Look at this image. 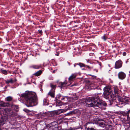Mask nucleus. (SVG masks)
Segmentation results:
<instances>
[{
    "label": "nucleus",
    "mask_w": 130,
    "mask_h": 130,
    "mask_svg": "<svg viewBox=\"0 0 130 130\" xmlns=\"http://www.w3.org/2000/svg\"><path fill=\"white\" fill-rule=\"evenodd\" d=\"M19 95L21 97L25 98L26 103L29 106H32L36 104L37 98L35 92L26 91L25 93Z\"/></svg>",
    "instance_id": "obj_1"
},
{
    "label": "nucleus",
    "mask_w": 130,
    "mask_h": 130,
    "mask_svg": "<svg viewBox=\"0 0 130 130\" xmlns=\"http://www.w3.org/2000/svg\"><path fill=\"white\" fill-rule=\"evenodd\" d=\"M85 102L87 103L86 106L88 107L97 106L100 107V106L103 105L106 106V104L102 100H101L97 96L92 97L86 99Z\"/></svg>",
    "instance_id": "obj_2"
},
{
    "label": "nucleus",
    "mask_w": 130,
    "mask_h": 130,
    "mask_svg": "<svg viewBox=\"0 0 130 130\" xmlns=\"http://www.w3.org/2000/svg\"><path fill=\"white\" fill-rule=\"evenodd\" d=\"M104 96L106 99L112 101L116 100V97L115 95L111 92L106 93L104 95Z\"/></svg>",
    "instance_id": "obj_3"
},
{
    "label": "nucleus",
    "mask_w": 130,
    "mask_h": 130,
    "mask_svg": "<svg viewBox=\"0 0 130 130\" xmlns=\"http://www.w3.org/2000/svg\"><path fill=\"white\" fill-rule=\"evenodd\" d=\"M122 62L121 60H119L115 62V68L116 69H119L122 66Z\"/></svg>",
    "instance_id": "obj_4"
},
{
    "label": "nucleus",
    "mask_w": 130,
    "mask_h": 130,
    "mask_svg": "<svg viewBox=\"0 0 130 130\" xmlns=\"http://www.w3.org/2000/svg\"><path fill=\"white\" fill-rule=\"evenodd\" d=\"M119 78L121 79H124L126 77L125 74L123 72H120L118 74Z\"/></svg>",
    "instance_id": "obj_5"
},
{
    "label": "nucleus",
    "mask_w": 130,
    "mask_h": 130,
    "mask_svg": "<svg viewBox=\"0 0 130 130\" xmlns=\"http://www.w3.org/2000/svg\"><path fill=\"white\" fill-rule=\"evenodd\" d=\"M91 124H92V123L88 122L86 124V126L85 127V129L87 130H97V129L94 128L92 127V126H91Z\"/></svg>",
    "instance_id": "obj_6"
},
{
    "label": "nucleus",
    "mask_w": 130,
    "mask_h": 130,
    "mask_svg": "<svg viewBox=\"0 0 130 130\" xmlns=\"http://www.w3.org/2000/svg\"><path fill=\"white\" fill-rule=\"evenodd\" d=\"M130 112V109L129 110L127 111L126 112H121L120 113V112H116V113H117V114H120L121 113L124 116H128V117L129 116V114Z\"/></svg>",
    "instance_id": "obj_7"
},
{
    "label": "nucleus",
    "mask_w": 130,
    "mask_h": 130,
    "mask_svg": "<svg viewBox=\"0 0 130 130\" xmlns=\"http://www.w3.org/2000/svg\"><path fill=\"white\" fill-rule=\"evenodd\" d=\"M129 119H130L129 116H128V117L125 116L123 118V122L125 124H127L129 125Z\"/></svg>",
    "instance_id": "obj_8"
},
{
    "label": "nucleus",
    "mask_w": 130,
    "mask_h": 130,
    "mask_svg": "<svg viewBox=\"0 0 130 130\" xmlns=\"http://www.w3.org/2000/svg\"><path fill=\"white\" fill-rule=\"evenodd\" d=\"M9 106L8 103H5L3 101H0V106L2 107H6Z\"/></svg>",
    "instance_id": "obj_9"
},
{
    "label": "nucleus",
    "mask_w": 130,
    "mask_h": 130,
    "mask_svg": "<svg viewBox=\"0 0 130 130\" xmlns=\"http://www.w3.org/2000/svg\"><path fill=\"white\" fill-rule=\"evenodd\" d=\"M77 76V74L75 73L72 74L69 78V80L71 81L75 79Z\"/></svg>",
    "instance_id": "obj_10"
},
{
    "label": "nucleus",
    "mask_w": 130,
    "mask_h": 130,
    "mask_svg": "<svg viewBox=\"0 0 130 130\" xmlns=\"http://www.w3.org/2000/svg\"><path fill=\"white\" fill-rule=\"evenodd\" d=\"M55 91L50 90L48 93V95L50 96L52 98H54L55 97Z\"/></svg>",
    "instance_id": "obj_11"
},
{
    "label": "nucleus",
    "mask_w": 130,
    "mask_h": 130,
    "mask_svg": "<svg viewBox=\"0 0 130 130\" xmlns=\"http://www.w3.org/2000/svg\"><path fill=\"white\" fill-rule=\"evenodd\" d=\"M41 67V66L38 65H33L30 66L29 68L35 69H38Z\"/></svg>",
    "instance_id": "obj_12"
},
{
    "label": "nucleus",
    "mask_w": 130,
    "mask_h": 130,
    "mask_svg": "<svg viewBox=\"0 0 130 130\" xmlns=\"http://www.w3.org/2000/svg\"><path fill=\"white\" fill-rule=\"evenodd\" d=\"M113 88L115 95L117 94V95H118L119 91L118 87H114Z\"/></svg>",
    "instance_id": "obj_13"
},
{
    "label": "nucleus",
    "mask_w": 130,
    "mask_h": 130,
    "mask_svg": "<svg viewBox=\"0 0 130 130\" xmlns=\"http://www.w3.org/2000/svg\"><path fill=\"white\" fill-rule=\"evenodd\" d=\"M59 84L60 85V86H59V87L61 88L64 87L66 86L67 84V83L66 82L63 83L60 82L59 83Z\"/></svg>",
    "instance_id": "obj_14"
},
{
    "label": "nucleus",
    "mask_w": 130,
    "mask_h": 130,
    "mask_svg": "<svg viewBox=\"0 0 130 130\" xmlns=\"http://www.w3.org/2000/svg\"><path fill=\"white\" fill-rule=\"evenodd\" d=\"M6 83L8 84H9V83L12 84L14 83V81L13 80V79L12 78H11L9 80L6 81Z\"/></svg>",
    "instance_id": "obj_15"
},
{
    "label": "nucleus",
    "mask_w": 130,
    "mask_h": 130,
    "mask_svg": "<svg viewBox=\"0 0 130 130\" xmlns=\"http://www.w3.org/2000/svg\"><path fill=\"white\" fill-rule=\"evenodd\" d=\"M50 86L51 88V90L54 91H55V90L56 88V85H54L52 84H50Z\"/></svg>",
    "instance_id": "obj_16"
},
{
    "label": "nucleus",
    "mask_w": 130,
    "mask_h": 130,
    "mask_svg": "<svg viewBox=\"0 0 130 130\" xmlns=\"http://www.w3.org/2000/svg\"><path fill=\"white\" fill-rule=\"evenodd\" d=\"M58 128L54 126H50L49 128V130H58Z\"/></svg>",
    "instance_id": "obj_17"
},
{
    "label": "nucleus",
    "mask_w": 130,
    "mask_h": 130,
    "mask_svg": "<svg viewBox=\"0 0 130 130\" xmlns=\"http://www.w3.org/2000/svg\"><path fill=\"white\" fill-rule=\"evenodd\" d=\"M42 71L41 70H39L36 72L34 73V75L36 76H38L40 75L42 73Z\"/></svg>",
    "instance_id": "obj_18"
},
{
    "label": "nucleus",
    "mask_w": 130,
    "mask_h": 130,
    "mask_svg": "<svg viewBox=\"0 0 130 130\" xmlns=\"http://www.w3.org/2000/svg\"><path fill=\"white\" fill-rule=\"evenodd\" d=\"M106 129L108 130H111L112 129V126L110 125H107L106 126Z\"/></svg>",
    "instance_id": "obj_19"
},
{
    "label": "nucleus",
    "mask_w": 130,
    "mask_h": 130,
    "mask_svg": "<svg viewBox=\"0 0 130 130\" xmlns=\"http://www.w3.org/2000/svg\"><path fill=\"white\" fill-rule=\"evenodd\" d=\"M61 95L60 94H59L57 95L56 98L57 99V100H62L64 99V98H60V97H61Z\"/></svg>",
    "instance_id": "obj_20"
},
{
    "label": "nucleus",
    "mask_w": 130,
    "mask_h": 130,
    "mask_svg": "<svg viewBox=\"0 0 130 130\" xmlns=\"http://www.w3.org/2000/svg\"><path fill=\"white\" fill-rule=\"evenodd\" d=\"M1 71L3 74L5 75H7L8 74V72L6 70L1 69Z\"/></svg>",
    "instance_id": "obj_21"
},
{
    "label": "nucleus",
    "mask_w": 130,
    "mask_h": 130,
    "mask_svg": "<svg viewBox=\"0 0 130 130\" xmlns=\"http://www.w3.org/2000/svg\"><path fill=\"white\" fill-rule=\"evenodd\" d=\"M99 125L101 127H104L105 126L104 122H101L98 123Z\"/></svg>",
    "instance_id": "obj_22"
},
{
    "label": "nucleus",
    "mask_w": 130,
    "mask_h": 130,
    "mask_svg": "<svg viewBox=\"0 0 130 130\" xmlns=\"http://www.w3.org/2000/svg\"><path fill=\"white\" fill-rule=\"evenodd\" d=\"M4 121V120L3 118L2 113L0 112V123Z\"/></svg>",
    "instance_id": "obj_23"
},
{
    "label": "nucleus",
    "mask_w": 130,
    "mask_h": 130,
    "mask_svg": "<svg viewBox=\"0 0 130 130\" xmlns=\"http://www.w3.org/2000/svg\"><path fill=\"white\" fill-rule=\"evenodd\" d=\"M5 99L7 101H10L12 100V98L11 96H9L6 98Z\"/></svg>",
    "instance_id": "obj_24"
},
{
    "label": "nucleus",
    "mask_w": 130,
    "mask_h": 130,
    "mask_svg": "<svg viewBox=\"0 0 130 130\" xmlns=\"http://www.w3.org/2000/svg\"><path fill=\"white\" fill-rule=\"evenodd\" d=\"M89 87H90L92 89H94L96 88V87L94 84L92 83L89 85Z\"/></svg>",
    "instance_id": "obj_25"
},
{
    "label": "nucleus",
    "mask_w": 130,
    "mask_h": 130,
    "mask_svg": "<svg viewBox=\"0 0 130 130\" xmlns=\"http://www.w3.org/2000/svg\"><path fill=\"white\" fill-rule=\"evenodd\" d=\"M39 117H41V116H44L46 115V112H40L38 114Z\"/></svg>",
    "instance_id": "obj_26"
},
{
    "label": "nucleus",
    "mask_w": 130,
    "mask_h": 130,
    "mask_svg": "<svg viewBox=\"0 0 130 130\" xmlns=\"http://www.w3.org/2000/svg\"><path fill=\"white\" fill-rule=\"evenodd\" d=\"M128 101V99L127 98H125V99H121L120 100V101L121 102H126L127 101Z\"/></svg>",
    "instance_id": "obj_27"
},
{
    "label": "nucleus",
    "mask_w": 130,
    "mask_h": 130,
    "mask_svg": "<svg viewBox=\"0 0 130 130\" xmlns=\"http://www.w3.org/2000/svg\"><path fill=\"white\" fill-rule=\"evenodd\" d=\"M78 64L80 66V67H85V65L84 64L81 63H79Z\"/></svg>",
    "instance_id": "obj_28"
},
{
    "label": "nucleus",
    "mask_w": 130,
    "mask_h": 130,
    "mask_svg": "<svg viewBox=\"0 0 130 130\" xmlns=\"http://www.w3.org/2000/svg\"><path fill=\"white\" fill-rule=\"evenodd\" d=\"M58 111L59 113H61L63 112L66 111V110L64 109H60L58 110Z\"/></svg>",
    "instance_id": "obj_29"
},
{
    "label": "nucleus",
    "mask_w": 130,
    "mask_h": 130,
    "mask_svg": "<svg viewBox=\"0 0 130 130\" xmlns=\"http://www.w3.org/2000/svg\"><path fill=\"white\" fill-rule=\"evenodd\" d=\"M12 107L14 108V109H18V106L17 105H12Z\"/></svg>",
    "instance_id": "obj_30"
},
{
    "label": "nucleus",
    "mask_w": 130,
    "mask_h": 130,
    "mask_svg": "<svg viewBox=\"0 0 130 130\" xmlns=\"http://www.w3.org/2000/svg\"><path fill=\"white\" fill-rule=\"evenodd\" d=\"M102 39H103L104 40L106 41V40L107 38L105 35H104L102 37Z\"/></svg>",
    "instance_id": "obj_31"
},
{
    "label": "nucleus",
    "mask_w": 130,
    "mask_h": 130,
    "mask_svg": "<svg viewBox=\"0 0 130 130\" xmlns=\"http://www.w3.org/2000/svg\"><path fill=\"white\" fill-rule=\"evenodd\" d=\"M85 67H86L87 68L89 69H91L93 68V67H90L89 66L87 65H85Z\"/></svg>",
    "instance_id": "obj_32"
},
{
    "label": "nucleus",
    "mask_w": 130,
    "mask_h": 130,
    "mask_svg": "<svg viewBox=\"0 0 130 130\" xmlns=\"http://www.w3.org/2000/svg\"><path fill=\"white\" fill-rule=\"evenodd\" d=\"M126 53L125 52H124L123 53V55L124 56L126 55Z\"/></svg>",
    "instance_id": "obj_33"
},
{
    "label": "nucleus",
    "mask_w": 130,
    "mask_h": 130,
    "mask_svg": "<svg viewBox=\"0 0 130 130\" xmlns=\"http://www.w3.org/2000/svg\"><path fill=\"white\" fill-rule=\"evenodd\" d=\"M38 32L39 33L41 34L42 32V30H39Z\"/></svg>",
    "instance_id": "obj_34"
},
{
    "label": "nucleus",
    "mask_w": 130,
    "mask_h": 130,
    "mask_svg": "<svg viewBox=\"0 0 130 130\" xmlns=\"http://www.w3.org/2000/svg\"><path fill=\"white\" fill-rule=\"evenodd\" d=\"M70 113H68L67 114H65L64 115H65V116H67V115H70Z\"/></svg>",
    "instance_id": "obj_35"
},
{
    "label": "nucleus",
    "mask_w": 130,
    "mask_h": 130,
    "mask_svg": "<svg viewBox=\"0 0 130 130\" xmlns=\"http://www.w3.org/2000/svg\"><path fill=\"white\" fill-rule=\"evenodd\" d=\"M5 111H6V110H7V111L8 110V111H9L10 110L9 109H5Z\"/></svg>",
    "instance_id": "obj_36"
},
{
    "label": "nucleus",
    "mask_w": 130,
    "mask_h": 130,
    "mask_svg": "<svg viewBox=\"0 0 130 130\" xmlns=\"http://www.w3.org/2000/svg\"><path fill=\"white\" fill-rule=\"evenodd\" d=\"M13 80L14 81V82H15L17 81V80L16 79H13Z\"/></svg>",
    "instance_id": "obj_37"
},
{
    "label": "nucleus",
    "mask_w": 130,
    "mask_h": 130,
    "mask_svg": "<svg viewBox=\"0 0 130 130\" xmlns=\"http://www.w3.org/2000/svg\"><path fill=\"white\" fill-rule=\"evenodd\" d=\"M94 71H95L96 72H98V70L96 69H94Z\"/></svg>",
    "instance_id": "obj_38"
},
{
    "label": "nucleus",
    "mask_w": 130,
    "mask_h": 130,
    "mask_svg": "<svg viewBox=\"0 0 130 130\" xmlns=\"http://www.w3.org/2000/svg\"><path fill=\"white\" fill-rule=\"evenodd\" d=\"M102 64L101 63H99V64L101 66Z\"/></svg>",
    "instance_id": "obj_39"
},
{
    "label": "nucleus",
    "mask_w": 130,
    "mask_h": 130,
    "mask_svg": "<svg viewBox=\"0 0 130 130\" xmlns=\"http://www.w3.org/2000/svg\"><path fill=\"white\" fill-rule=\"evenodd\" d=\"M87 62H89V60H87Z\"/></svg>",
    "instance_id": "obj_40"
},
{
    "label": "nucleus",
    "mask_w": 130,
    "mask_h": 130,
    "mask_svg": "<svg viewBox=\"0 0 130 130\" xmlns=\"http://www.w3.org/2000/svg\"><path fill=\"white\" fill-rule=\"evenodd\" d=\"M76 65L75 64H74V67H75L76 66Z\"/></svg>",
    "instance_id": "obj_41"
},
{
    "label": "nucleus",
    "mask_w": 130,
    "mask_h": 130,
    "mask_svg": "<svg viewBox=\"0 0 130 130\" xmlns=\"http://www.w3.org/2000/svg\"><path fill=\"white\" fill-rule=\"evenodd\" d=\"M0 130H1V127L0 126Z\"/></svg>",
    "instance_id": "obj_42"
},
{
    "label": "nucleus",
    "mask_w": 130,
    "mask_h": 130,
    "mask_svg": "<svg viewBox=\"0 0 130 130\" xmlns=\"http://www.w3.org/2000/svg\"><path fill=\"white\" fill-rule=\"evenodd\" d=\"M124 125V126H125V125Z\"/></svg>",
    "instance_id": "obj_43"
}]
</instances>
